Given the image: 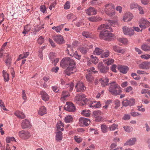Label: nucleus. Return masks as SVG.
I'll return each mask as SVG.
<instances>
[{"label":"nucleus","instance_id":"nucleus-1","mask_svg":"<svg viewBox=\"0 0 150 150\" xmlns=\"http://www.w3.org/2000/svg\"><path fill=\"white\" fill-rule=\"evenodd\" d=\"M108 24H102L98 28V29L101 30L99 36L100 39L105 40H110L111 38L114 37V35L110 33L112 31L111 28L110 27L109 24L115 26L113 25L117 24V22L115 21H107Z\"/></svg>","mask_w":150,"mask_h":150},{"label":"nucleus","instance_id":"nucleus-2","mask_svg":"<svg viewBox=\"0 0 150 150\" xmlns=\"http://www.w3.org/2000/svg\"><path fill=\"white\" fill-rule=\"evenodd\" d=\"M60 64L62 67H67L64 72V73L67 75L69 76L71 74L76 71L75 62L69 57L63 58L61 61Z\"/></svg>","mask_w":150,"mask_h":150},{"label":"nucleus","instance_id":"nucleus-3","mask_svg":"<svg viewBox=\"0 0 150 150\" xmlns=\"http://www.w3.org/2000/svg\"><path fill=\"white\" fill-rule=\"evenodd\" d=\"M109 91L112 95H117L121 93L122 89L117 84L114 82L109 88Z\"/></svg>","mask_w":150,"mask_h":150},{"label":"nucleus","instance_id":"nucleus-4","mask_svg":"<svg viewBox=\"0 0 150 150\" xmlns=\"http://www.w3.org/2000/svg\"><path fill=\"white\" fill-rule=\"evenodd\" d=\"M86 96L84 94L77 95L74 98V100L76 103H78L80 105H83L84 103H87L88 100L87 99H85Z\"/></svg>","mask_w":150,"mask_h":150},{"label":"nucleus","instance_id":"nucleus-5","mask_svg":"<svg viewBox=\"0 0 150 150\" xmlns=\"http://www.w3.org/2000/svg\"><path fill=\"white\" fill-rule=\"evenodd\" d=\"M105 12L106 14L109 16H113L115 14V6L113 4H106L105 5Z\"/></svg>","mask_w":150,"mask_h":150},{"label":"nucleus","instance_id":"nucleus-6","mask_svg":"<svg viewBox=\"0 0 150 150\" xmlns=\"http://www.w3.org/2000/svg\"><path fill=\"white\" fill-rule=\"evenodd\" d=\"M92 48H93V45L91 43L87 42L83 45L80 46L79 48V50L82 54H85L89 51V49Z\"/></svg>","mask_w":150,"mask_h":150},{"label":"nucleus","instance_id":"nucleus-7","mask_svg":"<svg viewBox=\"0 0 150 150\" xmlns=\"http://www.w3.org/2000/svg\"><path fill=\"white\" fill-rule=\"evenodd\" d=\"M88 73L86 75V78L87 81L89 82H91L93 81V77L91 74V73L95 74L97 72V71L95 70V69L93 67H91L87 70Z\"/></svg>","mask_w":150,"mask_h":150},{"label":"nucleus","instance_id":"nucleus-8","mask_svg":"<svg viewBox=\"0 0 150 150\" xmlns=\"http://www.w3.org/2000/svg\"><path fill=\"white\" fill-rule=\"evenodd\" d=\"M102 112L100 110H98L93 112V113L94 117L95 118V120L96 122L100 121L102 119Z\"/></svg>","mask_w":150,"mask_h":150},{"label":"nucleus","instance_id":"nucleus-9","mask_svg":"<svg viewBox=\"0 0 150 150\" xmlns=\"http://www.w3.org/2000/svg\"><path fill=\"white\" fill-rule=\"evenodd\" d=\"M122 31L125 35H128L129 36H132L134 34V30L131 28L127 27V26H124L122 28Z\"/></svg>","mask_w":150,"mask_h":150},{"label":"nucleus","instance_id":"nucleus-10","mask_svg":"<svg viewBox=\"0 0 150 150\" xmlns=\"http://www.w3.org/2000/svg\"><path fill=\"white\" fill-rule=\"evenodd\" d=\"M66 110L69 111H74L75 110L76 108L74 104L70 102H67L64 107Z\"/></svg>","mask_w":150,"mask_h":150},{"label":"nucleus","instance_id":"nucleus-11","mask_svg":"<svg viewBox=\"0 0 150 150\" xmlns=\"http://www.w3.org/2000/svg\"><path fill=\"white\" fill-rule=\"evenodd\" d=\"M18 135L21 138L23 139H29L30 136V134L29 132L25 131L24 130H22L19 132Z\"/></svg>","mask_w":150,"mask_h":150},{"label":"nucleus","instance_id":"nucleus-12","mask_svg":"<svg viewBox=\"0 0 150 150\" xmlns=\"http://www.w3.org/2000/svg\"><path fill=\"white\" fill-rule=\"evenodd\" d=\"M88 105L90 107L99 108L101 106L100 102H96V101L87 100Z\"/></svg>","mask_w":150,"mask_h":150},{"label":"nucleus","instance_id":"nucleus-13","mask_svg":"<svg viewBox=\"0 0 150 150\" xmlns=\"http://www.w3.org/2000/svg\"><path fill=\"white\" fill-rule=\"evenodd\" d=\"M75 88L76 91L78 92H82L86 88L84 84L82 82H79L77 83L75 86Z\"/></svg>","mask_w":150,"mask_h":150},{"label":"nucleus","instance_id":"nucleus-14","mask_svg":"<svg viewBox=\"0 0 150 150\" xmlns=\"http://www.w3.org/2000/svg\"><path fill=\"white\" fill-rule=\"evenodd\" d=\"M79 124L81 126H88L91 122L90 119L85 117H81L79 119Z\"/></svg>","mask_w":150,"mask_h":150},{"label":"nucleus","instance_id":"nucleus-15","mask_svg":"<svg viewBox=\"0 0 150 150\" xmlns=\"http://www.w3.org/2000/svg\"><path fill=\"white\" fill-rule=\"evenodd\" d=\"M98 69L101 72L106 73L107 72L108 68L107 67L104 66L103 62H100L98 64Z\"/></svg>","mask_w":150,"mask_h":150},{"label":"nucleus","instance_id":"nucleus-16","mask_svg":"<svg viewBox=\"0 0 150 150\" xmlns=\"http://www.w3.org/2000/svg\"><path fill=\"white\" fill-rule=\"evenodd\" d=\"M53 39L57 44H61L63 43V38L62 35H60L54 36L53 37Z\"/></svg>","mask_w":150,"mask_h":150},{"label":"nucleus","instance_id":"nucleus-17","mask_svg":"<svg viewBox=\"0 0 150 150\" xmlns=\"http://www.w3.org/2000/svg\"><path fill=\"white\" fill-rule=\"evenodd\" d=\"M133 17L132 13L130 12H127L124 14L123 17V20L124 21H129Z\"/></svg>","mask_w":150,"mask_h":150},{"label":"nucleus","instance_id":"nucleus-18","mask_svg":"<svg viewBox=\"0 0 150 150\" xmlns=\"http://www.w3.org/2000/svg\"><path fill=\"white\" fill-rule=\"evenodd\" d=\"M42 99L45 101H48L50 99V96L45 91H42L40 92Z\"/></svg>","mask_w":150,"mask_h":150},{"label":"nucleus","instance_id":"nucleus-19","mask_svg":"<svg viewBox=\"0 0 150 150\" xmlns=\"http://www.w3.org/2000/svg\"><path fill=\"white\" fill-rule=\"evenodd\" d=\"M87 14L88 15H94L96 14L97 13V10H95V8L93 7H90L88 9L85 10Z\"/></svg>","mask_w":150,"mask_h":150},{"label":"nucleus","instance_id":"nucleus-20","mask_svg":"<svg viewBox=\"0 0 150 150\" xmlns=\"http://www.w3.org/2000/svg\"><path fill=\"white\" fill-rule=\"evenodd\" d=\"M31 126L30 123L27 119L24 120H23L21 124V127L23 129L29 127Z\"/></svg>","mask_w":150,"mask_h":150},{"label":"nucleus","instance_id":"nucleus-21","mask_svg":"<svg viewBox=\"0 0 150 150\" xmlns=\"http://www.w3.org/2000/svg\"><path fill=\"white\" fill-rule=\"evenodd\" d=\"M113 49L115 52H120L122 54L124 53L125 51V49H122L119 46L116 45L113 46Z\"/></svg>","mask_w":150,"mask_h":150},{"label":"nucleus","instance_id":"nucleus-22","mask_svg":"<svg viewBox=\"0 0 150 150\" xmlns=\"http://www.w3.org/2000/svg\"><path fill=\"white\" fill-rule=\"evenodd\" d=\"M47 113V109L44 106H41L38 110V113L40 115H43Z\"/></svg>","mask_w":150,"mask_h":150},{"label":"nucleus","instance_id":"nucleus-23","mask_svg":"<svg viewBox=\"0 0 150 150\" xmlns=\"http://www.w3.org/2000/svg\"><path fill=\"white\" fill-rule=\"evenodd\" d=\"M136 138H133L130 139L128 140L124 144V145H132L135 144L136 141Z\"/></svg>","mask_w":150,"mask_h":150},{"label":"nucleus","instance_id":"nucleus-24","mask_svg":"<svg viewBox=\"0 0 150 150\" xmlns=\"http://www.w3.org/2000/svg\"><path fill=\"white\" fill-rule=\"evenodd\" d=\"M101 84L103 87H105L107 85L109 82V79L107 78H103L99 80Z\"/></svg>","mask_w":150,"mask_h":150},{"label":"nucleus","instance_id":"nucleus-25","mask_svg":"<svg viewBox=\"0 0 150 150\" xmlns=\"http://www.w3.org/2000/svg\"><path fill=\"white\" fill-rule=\"evenodd\" d=\"M56 128L58 130L63 131V127H64V125L61 120L58 121L56 125Z\"/></svg>","mask_w":150,"mask_h":150},{"label":"nucleus","instance_id":"nucleus-26","mask_svg":"<svg viewBox=\"0 0 150 150\" xmlns=\"http://www.w3.org/2000/svg\"><path fill=\"white\" fill-rule=\"evenodd\" d=\"M129 69L128 67L125 66H121L119 67V70L121 72L126 74Z\"/></svg>","mask_w":150,"mask_h":150},{"label":"nucleus","instance_id":"nucleus-27","mask_svg":"<svg viewBox=\"0 0 150 150\" xmlns=\"http://www.w3.org/2000/svg\"><path fill=\"white\" fill-rule=\"evenodd\" d=\"M64 24H61L57 26H53L52 28L53 30H55L57 33H60L61 30L64 27Z\"/></svg>","mask_w":150,"mask_h":150},{"label":"nucleus","instance_id":"nucleus-28","mask_svg":"<svg viewBox=\"0 0 150 150\" xmlns=\"http://www.w3.org/2000/svg\"><path fill=\"white\" fill-rule=\"evenodd\" d=\"M3 76L5 81H8L9 80V74L6 70H3L2 71Z\"/></svg>","mask_w":150,"mask_h":150},{"label":"nucleus","instance_id":"nucleus-29","mask_svg":"<svg viewBox=\"0 0 150 150\" xmlns=\"http://www.w3.org/2000/svg\"><path fill=\"white\" fill-rule=\"evenodd\" d=\"M103 51V50L102 49H100V48L96 47L95 48V50L93 51V54H96V55H99L101 54Z\"/></svg>","mask_w":150,"mask_h":150},{"label":"nucleus","instance_id":"nucleus-30","mask_svg":"<svg viewBox=\"0 0 150 150\" xmlns=\"http://www.w3.org/2000/svg\"><path fill=\"white\" fill-rule=\"evenodd\" d=\"M149 62H144L139 65V67L141 69H148V66L150 64Z\"/></svg>","mask_w":150,"mask_h":150},{"label":"nucleus","instance_id":"nucleus-31","mask_svg":"<svg viewBox=\"0 0 150 150\" xmlns=\"http://www.w3.org/2000/svg\"><path fill=\"white\" fill-rule=\"evenodd\" d=\"M69 95V93L68 92L65 91H63L62 92V95L61 99L62 100H66L67 98Z\"/></svg>","mask_w":150,"mask_h":150},{"label":"nucleus","instance_id":"nucleus-32","mask_svg":"<svg viewBox=\"0 0 150 150\" xmlns=\"http://www.w3.org/2000/svg\"><path fill=\"white\" fill-rule=\"evenodd\" d=\"M88 19L89 20L92 22L98 21H100L102 20L101 17H99V16H93L92 17H89Z\"/></svg>","mask_w":150,"mask_h":150},{"label":"nucleus","instance_id":"nucleus-33","mask_svg":"<svg viewBox=\"0 0 150 150\" xmlns=\"http://www.w3.org/2000/svg\"><path fill=\"white\" fill-rule=\"evenodd\" d=\"M31 29V26L29 25H27L24 26V30L23 31L22 33L25 35L27 34L28 32L30 31Z\"/></svg>","mask_w":150,"mask_h":150},{"label":"nucleus","instance_id":"nucleus-34","mask_svg":"<svg viewBox=\"0 0 150 150\" xmlns=\"http://www.w3.org/2000/svg\"><path fill=\"white\" fill-rule=\"evenodd\" d=\"M16 116L21 118H24L25 117V115L23 112L20 111H17L15 112Z\"/></svg>","mask_w":150,"mask_h":150},{"label":"nucleus","instance_id":"nucleus-35","mask_svg":"<svg viewBox=\"0 0 150 150\" xmlns=\"http://www.w3.org/2000/svg\"><path fill=\"white\" fill-rule=\"evenodd\" d=\"M30 53L29 52H26L25 53H23V54L19 55L18 58V60H21V59L27 57L29 55Z\"/></svg>","mask_w":150,"mask_h":150},{"label":"nucleus","instance_id":"nucleus-36","mask_svg":"<svg viewBox=\"0 0 150 150\" xmlns=\"http://www.w3.org/2000/svg\"><path fill=\"white\" fill-rule=\"evenodd\" d=\"M56 140L58 141H61L62 139V134L61 132L59 131L57 132L56 134Z\"/></svg>","mask_w":150,"mask_h":150},{"label":"nucleus","instance_id":"nucleus-37","mask_svg":"<svg viewBox=\"0 0 150 150\" xmlns=\"http://www.w3.org/2000/svg\"><path fill=\"white\" fill-rule=\"evenodd\" d=\"M141 49L145 51H149L150 50V46L148 45H142L141 46Z\"/></svg>","mask_w":150,"mask_h":150},{"label":"nucleus","instance_id":"nucleus-38","mask_svg":"<svg viewBox=\"0 0 150 150\" xmlns=\"http://www.w3.org/2000/svg\"><path fill=\"white\" fill-rule=\"evenodd\" d=\"M7 42L4 43L2 47L0 50V57H1L3 56H5V54H4V47L6 46Z\"/></svg>","mask_w":150,"mask_h":150},{"label":"nucleus","instance_id":"nucleus-39","mask_svg":"<svg viewBox=\"0 0 150 150\" xmlns=\"http://www.w3.org/2000/svg\"><path fill=\"white\" fill-rule=\"evenodd\" d=\"M74 51L72 48H71L70 45H68V46L66 50V52L70 55V54H73L74 53Z\"/></svg>","mask_w":150,"mask_h":150},{"label":"nucleus","instance_id":"nucleus-40","mask_svg":"<svg viewBox=\"0 0 150 150\" xmlns=\"http://www.w3.org/2000/svg\"><path fill=\"white\" fill-rule=\"evenodd\" d=\"M73 118L71 115H67L65 117L64 121L66 122L69 123L72 121Z\"/></svg>","mask_w":150,"mask_h":150},{"label":"nucleus","instance_id":"nucleus-41","mask_svg":"<svg viewBox=\"0 0 150 150\" xmlns=\"http://www.w3.org/2000/svg\"><path fill=\"white\" fill-rule=\"evenodd\" d=\"M110 54V52L108 50H106L105 52L101 54L100 57L102 58L108 57Z\"/></svg>","mask_w":150,"mask_h":150},{"label":"nucleus","instance_id":"nucleus-42","mask_svg":"<svg viewBox=\"0 0 150 150\" xmlns=\"http://www.w3.org/2000/svg\"><path fill=\"white\" fill-rule=\"evenodd\" d=\"M118 40L119 42L124 44H127L128 42L127 39L125 38H118Z\"/></svg>","mask_w":150,"mask_h":150},{"label":"nucleus","instance_id":"nucleus-43","mask_svg":"<svg viewBox=\"0 0 150 150\" xmlns=\"http://www.w3.org/2000/svg\"><path fill=\"white\" fill-rule=\"evenodd\" d=\"M91 60L92 62L95 64H96L99 61L98 59L97 58L96 56H93V55H91Z\"/></svg>","mask_w":150,"mask_h":150},{"label":"nucleus","instance_id":"nucleus-44","mask_svg":"<svg viewBox=\"0 0 150 150\" xmlns=\"http://www.w3.org/2000/svg\"><path fill=\"white\" fill-rule=\"evenodd\" d=\"M70 56H74L77 59H80L81 57V55L78 54L77 51H75L73 54H70Z\"/></svg>","mask_w":150,"mask_h":150},{"label":"nucleus","instance_id":"nucleus-45","mask_svg":"<svg viewBox=\"0 0 150 150\" xmlns=\"http://www.w3.org/2000/svg\"><path fill=\"white\" fill-rule=\"evenodd\" d=\"M91 111L89 110H83L81 112V114L85 116L89 117L91 115Z\"/></svg>","mask_w":150,"mask_h":150},{"label":"nucleus","instance_id":"nucleus-46","mask_svg":"<svg viewBox=\"0 0 150 150\" xmlns=\"http://www.w3.org/2000/svg\"><path fill=\"white\" fill-rule=\"evenodd\" d=\"M118 127V125L114 123L113 124L111 125H110L109 127V129L111 131H114L116 129H117Z\"/></svg>","mask_w":150,"mask_h":150},{"label":"nucleus","instance_id":"nucleus-47","mask_svg":"<svg viewBox=\"0 0 150 150\" xmlns=\"http://www.w3.org/2000/svg\"><path fill=\"white\" fill-rule=\"evenodd\" d=\"M11 141H16L15 138L14 137H7L6 139V143H10Z\"/></svg>","mask_w":150,"mask_h":150},{"label":"nucleus","instance_id":"nucleus-48","mask_svg":"<svg viewBox=\"0 0 150 150\" xmlns=\"http://www.w3.org/2000/svg\"><path fill=\"white\" fill-rule=\"evenodd\" d=\"M7 58V59L6 60V63L7 65H9L10 64L11 62V59L10 58L9 54H7L6 55H5Z\"/></svg>","mask_w":150,"mask_h":150},{"label":"nucleus","instance_id":"nucleus-49","mask_svg":"<svg viewBox=\"0 0 150 150\" xmlns=\"http://www.w3.org/2000/svg\"><path fill=\"white\" fill-rule=\"evenodd\" d=\"M101 131L103 133H106L107 132V127L105 125H101Z\"/></svg>","mask_w":150,"mask_h":150},{"label":"nucleus","instance_id":"nucleus-50","mask_svg":"<svg viewBox=\"0 0 150 150\" xmlns=\"http://www.w3.org/2000/svg\"><path fill=\"white\" fill-rule=\"evenodd\" d=\"M76 16L74 15V14H72V13H70L67 15V18L68 20L69 21L75 17Z\"/></svg>","mask_w":150,"mask_h":150},{"label":"nucleus","instance_id":"nucleus-51","mask_svg":"<svg viewBox=\"0 0 150 150\" xmlns=\"http://www.w3.org/2000/svg\"><path fill=\"white\" fill-rule=\"evenodd\" d=\"M114 62V60L112 59H109L106 60L105 62V63L106 64L108 65L111 64L113 63Z\"/></svg>","mask_w":150,"mask_h":150},{"label":"nucleus","instance_id":"nucleus-52","mask_svg":"<svg viewBox=\"0 0 150 150\" xmlns=\"http://www.w3.org/2000/svg\"><path fill=\"white\" fill-rule=\"evenodd\" d=\"M143 24L144 25V28H146L148 26L150 25V22H149L148 21L143 19L142 21Z\"/></svg>","mask_w":150,"mask_h":150},{"label":"nucleus","instance_id":"nucleus-53","mask_svg":"<svg viewBox=\"0 0 150 150\" xmlns=\"http://www.w3.org/2000/svg\"><path fill=\"white\" fill-rule=\"evenodd\" d=\"M131 76L135 80H139L140 79V77L137 75L135 73H132L131 74Z\"/></svg>","mask_w":150,"mask_h":150},{"label":"nucleus","instance_id":"nucleus-54","mask_svg":"<svg viewBox=\"0 0 150 150\" xmlns=\"http://www.w3.org/2000/svg\"><path fill=\"white\" fill-rule=\"evenodd\" d=\"M114 104L115 105V108H117L120 106V102L119 100H115L114 101Z\"/></svg>","mask_w":150,"mask_h":150},{"label":"nucleus","instance_id":"nucleus-55","mask_svg":"<svg viewBox=\"0 0 150 150\" xmlns=\"http://www.w3.org/2000/svg\"><path fill=\"white\" fill-rule=\"evenodd\" d=\"M123 128L127 132H130L132 130V127H129L127 126H125L123 127Z\"/></svg>","mask_w":150,"mask_h":150},{"label":"nucleus","instance_id":"nucleus-56","mask_svg":"<svg viewBox=\"0 0 150 150\" xmlns=\"http://www.w3.org/2000/svg\"><path fill=\"white\" fill-rule=\"evenodd\" d=\"M56 55L55 54L53 53H50L49 55V58L52 60V62L53 61Z\"/></svg>","mask_w":150,"mask_h":150},{"label":"nucleus","instance_id":"nucleus-57","mask_svg":"<svg viewBox=\"0 0 150 150\" xmlns=\"http://www.w3.org/2000/svg\"><path fill=\"white\" fill-rule=\"evenodd\" d=\"M70 3L69 1H67L66 3L64 5V8L65 9H69L70 8Z\"/></svg>","mask_w":150,"mask_h":150},{"label":"nucleus","instance_id":"nucleus-58","mask_svg":"<svg viewBox=\"0 0 150 150\" xmlns=\"http://www.w3.org/2000/svg\"><path fill=\"white\" fill-rule=\"evenodd\" d=\"M128 103L129 105L130 106L133 105L135 103V99L133 98L130 99L129 100H128Z\"/></svg>","mask_w":150,"mask_h":150},{"label":"nucleus","instance_id":"nucleus-59","mask_svg":"<svg viewBox=\"0 0 150 150\" xmlns=\"http://www.w3.org/2000/svg\"><path fill=\"white\" fill-rule=\"evenodd\" d=\"M74 139L78 143H80V142H81L82 140V139L80 137H77V136H75L74 137Z\"/></svg>","mask_w":150,"mask_h":150},{"label":"nucleus","instance_id":"nucleus-60","mask_svg":"<svg viewBox=\"0 0 150 150\" xmlns=\"http://www.w3.org/2000/svg\"><path fill=\"white\" fill-rule=\"evenodd\" d=\"M142 94H145L147 93L149 95H150V90L146 89H143L141 91Z\"/></svg>","mask_w":150,"mask_h":150},{"label":"nucleus","instance_id":"nucleus-61","mask_svg":"<svg viewBox=\"0 0 150 150\" xmlns=\"http://www.w3.org/2000/svg\"><path fill=\"white\" fill-rule=\"evenodd\" d=\"M82 35L86 37H89L91 36V33H90L88 32L84 31L82 33Z\"/></svg>","mask_w":150,"mask_h":150},{"label":"nucleus","instance_id":"nucleus-62","mask_svg":"<svg viewBox=\"0 0 150 150\" xmlns=\"http://www.w3.org/2000/svg\"><path fill=\"white\" fill-rule=\"evenodd\" d=\"M141 57L142 59H147L150 58V55L149 54H145L141 55Z\"/></svg>","mask_w":150,"mask_h":150},{"label":"nucleus","instance_id":"nucleus-63","mask_svg":"<svg viewBox=\"0 0 150 150\" xmlns=\"http://www.w3.org/2000/svg\"><path fill=\"white\" fill-rule=\"evenodd\" d=\"M138 6V4L135 3H132L130 5V8L131 9H133L134 8H137Z\"/></svg>","mask_w":150,"mask_h":150},{"label":"nucleus","instance_id":"nucleus-64","mask_svg":"<svg viewBox=\"0 0 150 150\" xmlns=\"http://www.w3.org/2000/svg\"><path fill=\"white\" fill-rule=\"evenodd\" d=\"M44 41V39L42 36H40L38 39V42L39 44H42Z\"/></svg>","mask_w":150,"mask_h":150}]
</instances>
